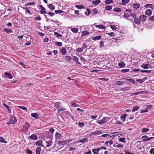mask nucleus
<instances>
[{
  "instance_id": "1",
  "label": "nucleus",
  "mask_w": 154,
  "mask_h": 154,
  "mask_svg": "<svg viewBox=\"0 0 154 154\" xmlns=\"http://www.w3.org/2000/svg\"><path fill=\"white\" fill-rule=\"evenodd\" d=\"M17 122V120L13 116H11L10 117L9 121L8 122H7V125L13 124Z\"/></svg>"
},
{
  "instance_id": "2",
  "label": "nucleus",
  "mask_w": 154,
  "mask_h": 154,
  "mask_svg": "<svg viewBox=\"0 0 154 154\" xmlns=\"http://www.w3.org/2000/svg\"><path fill=\"white\" fill-rule=\"evenodd\" d=\"M30 124L27 122H26L21 130L22 131L26 132L28 130Z\"/></svg>"
},
{
  "instance_id": "3",
  "label": "nucleus",
  "mask_w": 154,
  "mask_h": 154,
  "mask_svg": "<svg viewBox=\"0 0 154 154\" xmlns=\"http://www.w3.org/2000/svg\"><path fill=\"white\" fill-rule=\"evenodd\" d=\"M68 140L61 141H58L57 143L59 145H66L67 143H69L72 140Z\"/></svg>"
},
{
  "instance_id": "4",
  "label": "nucleus",
  "mask_w": 154,
  "mask_h": 154,
  "mask_svg": "<svg viewBox=\"0 0 154 154\" xmlns=\"http://www.w3.org/2000/svg\"><path fill=\"white\" fill-rule=\"evenodd\" d=\"M142 138H143V140H144V141H148L152 139L154 137H148L146 135H144L142 137Z\"/></svg>"
},
{
  "instance_id": "5",
  "label": "nucleus",
  "mask_w": 154,
  "mask_h": 154,
  "mask_svg": "<svg viewBox=\"0 0 154 154\" xmlns=\"http://www.w3.org/2000/svg\"><path fill=\"white\" fill-rule=\"evenodd\" d=\"M108 118L107 117H104L101 120H100L98 122V123L99 124H101L105 123L107 119Z\"/></svg>"
},
{
  "instance_id": "6",
  "label": "nucleus",
  "mask_w": 154,
  "mask_h": 154,
  "mask_svg": "<svg viewBox=\"0 0 154 154\" xmlns=\"http://www.w3.org/2000/svg\"><path fill=\"white\" fill-rule=\"evenodd\" d=\"M146 16L145 15H141L139 17V19H140V21L144 22L146 20Z\"/></svg>"
},
{
  "instance_id": "7",
  "label": "nucleus",
  "mask_w": 154,
  "mask_h": 154,
  "mask_svg": "<svg viewBox=\"0 0 154 154\" xmlns=\"http://www.w3.org/2000/svg\"><path fill=\"white\" fill-rule=\"evenodd\" d=\"M47 6H48V8L51 10V11L54 10L55 8V6L54 5L52 4H50L48 5Z\"/></svg>"
},
{
  "instance_id": "8",
  "label": "nucleus",
  "mask_w": 154,
  "mask_h": 154,
  "mask_svg": "<svg viewBox=\"0 0 154 154\" xmlns=\"http://www.w3.org/2000/svg\"><path fill=\"white\" fill-rule=\"evenodd\" d=\"M30 139L32 140H36L37 139V137L36 135L33 134L29 137Z\"/></svg>"
},
{
  "instance_id": "9",
  "label": "nucleus",
  "mask_w": 154,
  "mask_h": 154,
  "mask_svg": "<svg viewBox=\"0 0 154 154\" xmlns=\"http://www.w3.org/2000/svg\"><path fill=\"white\" fill-rule=\"evenodd\" d=\"M149 63H143L142 65L140 66L144 69H147L149 68L148 66H149Z\"/></svg>"
},
{
  "instance_id": "10",
  "label": "nucleus",
  "mask_w": 154,
  "mask_h": 154,
  "mask_svg": "<svg viewBox=\"0 0 154 154\" xmlns=\"http://www.w3.org/2000/svg\"><path fill=\"white\" fill-rule=\"evenodd\" d=\"M60 52L63 55L66 54V49L65 48L62 47L60 49Z\"/></svg>"
},
{
  "instance_id": "11",
  "label": "nucleus",
  "mask_w": 154,
  "mask_h": 154,
  "mask_svg": "<svg viewBox=\"0 0 154 154\" xmlns=\"http://www.w3.org/2000/svg\"><path fill=\"white\" fill-rule=\"evenodd\" d=\"M134 22L135 24L139 25L140 23V19L137 18L136 17L134 19Z\"/></svg>"
},
{
  "instance_id": "12",
  "label": "nucleus",
  "mask_w": 154,
  "mask_h": 154,
  "mask_svg": "<svg viewBox=\"0 0 154 154\" xmlns=\"http://www.w3.org/2000/svg\"><path fill=\"white\" fill-rule=\"evenodd\" d=\"M2 105H3L5 106L8 109V110L10 113L11 112V109L9 106H8L5 103H3Z\"/></svg>"
},
{
  "instance_id": "13",
  "label": "nucleus",
  "mask_w": 154,
  "mask_h": 154,
  "mask_svg": "<svg viewBox=\"0 0 154 154\" xmlns=\"http://www.w3.org/2000/svg\"><path fill=\"white\" fill-rule=\"evenodd\" d=\"M152 13V11L149 9H146L145 12V14L148 16H150L151 14Z\"/></svg>"
},
{
  "instance_id": "14",
  "label": "nucleus",
  "mask_w": 154,
  "mask_h": 154,
  "mask_svg": "<svg viewBox=\"0 0 154 154\" xmlns=\"http://www.w3.org/2000/svg\"><path fill=\"white\" fill-rule=\"evenodd\" d=\"M5 75L6 76V77L10 79H11L13 78V76L10 73L8 72H5Z\"/></svg>"
},
{
  "instance_id": "15",
  "label": "nucleus",
  "mask_w": 154,
  "mask_h": 154,
  "mask_svg": "<svg viewBox=\"0 0 154 154\" xmlns=\"http://www.w3.org/2000/svg\"><path fill=\"white\" fill-rule=\"evenodd\" d=\"M31 116L32 117L35 118L36 119H38V113H32L31 114Z\"/></svg>"
},
{
  "instance_id": "16",
  "label": "nucleus",
  "mask_w": 154,
  "mask_h": 154,
  "mask_svg": "<svg viewBox=\"0 0 154 154\" xmlns=\"http://www.w3.org/2000/svg\"><path fill=\"white\" fill-rule=\"evenodd\" d=\"M133 7L136 9H137L139 8L140 4L137 3H134L133 4Z\"/></svg>"
},
{
  "instance_id": "17",
  "label": "nucleus",
  "mask_w": 154,
  "mask_h": 154,
  "mask_svg": "<svg viewBox=\"0 0 154 154\" xmlns=\"http://www.w3.org/2000/svg\"><path fill=\"white\" fill-rule=\"evenodd\" d=\"M101 2L100 0H97L96 1H94L92 2V4L95 5H97L99 4Z\"/></svg>"
},
{
  "instance_id": "18",
  "label": "nucleus",
  "mask_w": 154,
  "mask_h": 154,
  "mask_svg": "<svg viewBox=\"0 0 154 154\" xmlns=\"http://www.w3.org/2000/svg\"><path fill=\"white\" fill-rule=\"evenodd\" d=\"M55 137L57 139H59L62 137L61 136V134L57 132H56V133Z\"/></svg>"
},
{
  "instance_id": "19",
  "label": "nucleus",
  "mask_w": 154,
  "mask_h": 154,
  "mask_svg": "<svg viewBox=\"0 0 154 154\" xmlns=\"http://www.w3.org/2000/svg\"><path fill=\"white\" fill-rule=\"evenodd\" d=\"M126 116L127 115L126 114H124L120 116V118L122 119L123 122H124L125 121V119L126 117Z\"/></svg>"
},
{
  "instance_id": "20",
  "label": "nucleus",
  "mask_w": 154,
  "mask_h": 154,
  "mask_svg": "<svg viewBox=\"0 0 154 154\" xmlns=\"http://www.w3.org/2000/svg\"><path fill=\"white\" fill-rule=\"evenodd\" d=\"M101 38V37L100 35H98L97 36H95L92 39L96 41L100 39Z\"/></svg>"
},
{
  "instance_id": "21",
  "label": "nucleus",
  "mask_w": 154,
  "mask_h": 154,
  "mask_svg": "<svg viewBox=\"0 0 154 154\" xmlns=\"http://www.w3.org/2000/svg\"><path fill=\"white\" fill-rule=\"evenodd\" d=\"M73 60L76 62L78 64H81L78 61L79 59L77 57L75 56H74L73 57Z\"/></svg>"
},
{
  "instance_id": "22",
  "label": "nucleus",
  "mask_w": 154,
  "mask_h": 154,
  "mask_svg": "<svg viewBox=\"0 0 154 154\" xmlns=\"http://www.w3.org/2000/svg\"><path fill=\"white\" fill-rule=\"evenodd\" d=\"M118 65L121 67H123L125 66V64L123 62L121 61L119 63Z\"/></svg>"
},
{
  "instance_id": "23",
  "label": "nucleus",
  "mask_w": 154,
  "mask_h": 154,
  "mask_svg": "<svg viewBox=\"0 0 154 154\" xmlns=\"http://www.w3.org/2000/svg\"><path fill=\"white\" fill-rule=\"evenodd\" d=\"M41 150V147H38L36 150V154H40V152Z\"/></svg>"
},
{
  "instance_id": "24",
  "label": "nucleus",
  "mask_w": 154,
  "mask_h": 154,
  "mask_svg": "<svg viewBox=\"0 0 154 154\" xmlns=\"http://www.w3.org/2000/svg\"><path fill=\"white\" fill-rule=\"evenodd\" d=\"M98 11L96 8L94 9L91 11V14L92 15H94L97 14V13Z\"/></svg>"
},
{
  "instance_id": "25",
  "label": "nucleus",
  "mask_w": 154,
  "mask_h": 154,
  "mask_svg": "<svg viewBox=\"0 0 154 154\" xmlns=\"http://www.w3.org/2000/svg\"><path fill=\"white\" fill-rule=\"evenodd\" d=\"M54 35H56L57 38H59L60 37H61L62 35L61 34H60L58 32H54Z\"/></svg>"
},
{
  "instance_id": "26",
  "label": "nucleus",
  "mask_w": 154,
  "mask_h": 154,
  "mask_svg": "<svg viewBox=\"0 0 154 154\" xmlns=\"http://www.w3.org/2000/svg\"><path fill=\"white\" fill-rule=\"evenodd\" d=\"M46 142L47 143V144L46 146L47 147H50L52 144V141H46Z\"/></svg>"
},
{
  "instance_id": "27",
  "label": "nucleus",
  "mask_w": 154,
  "mask_h": 154,
  "mask_svg": "<svg viewBox=\"0 0 154 154\" xmlns=\"http://www.w3.org/2000/svg\"><path fill=\"white\" fill-rule=\"evenodd\" d=\"M105 10L107 11H109L112 9V7L111 6L109 5L105 7Z\"/></svg>"
},
{
  "instance_id": "28",
  "label": "nucleus",
  "mask_w": 154,
  "mask_h": 154,
  "mask_svg": "<svg viewBox=\"0 0 154 154\" xmlns=\"http://www.w3.org/2000/svg\"><path fill=\"white\" fill-rule=\"evenodd\" d=\"M121 9L118 8H114L113 11L115 12H119L121 11Z\"/></svg>"
},
{
  "instance_id": "29",
  "label": "nucleus",
  "mask_w": 154,
  "mask_h": 154,
  "mask_svg": "<svg viewBox=\"0 0 154 154\" xmlns=\"http://www.w3.org/2000/svg\"><path fill=\"white\" fill-rule=\"evenodd\" d=\"M0 142L4 143H7V141L5 140L4 138L2 137H0Z\"/></svg>"
},
{
  "instance_id": "30",
  "label": "nucleus",
  "mask_w": 154,
  "mask_h": 154,
  "mask_svg": "<svg viewBox=\"0 0 154 154\" xmlns=\"http://www.w3.org/2000/svg\"><path fill=\"white\" fill-rule=\"evenodd\" d=\"M75 7L79 9H81L84 8H85L84 6L82 5H76L75 6Z\"/></svg>"
},
{
  "instance_id": "31",
  "label": "nucleus",
  "mask_w": 154,
  "mask_h": 154,
  "mask_svg": "<svg viewBox=\"0 0 154 154\" xmlns=\"http://www.w3.org/2000/svg\"><path fill=\"white\" fill-rule=\"evenodd\" d=\"M71 30L73 32L77 33L78 32V29L77 28H71Z\"/></svg>"
},
{
  "instance_id": "32",
  "label": "nucleus",
  "mask_w": 154,
  "mask_h": 154,
  "mask_svg": "<svg viewBox=\"0 0 154 154\" xmlns=\"http://www.w3.org/2000/svg\"><path fill=\"white\" fill-rule=\"evenodd\" d=\"M125 137H121L119 138L118 140L119 141L123 143L125 142Z\"/></svg>"
},
{
  "instance_id": "33",
  "label": "nucleus",
  "mask_w": 154,
  "mask_h": 154,
  "mask_svg": "<svg viewBox=\"0 0 154 154\" xmlns=\"http://www.w3.org/2000/svg\"><path fill=\"white\" fill-rule=\"evenodd\" d=\"M88 141V139L86 138H84L83 139L80 140L79 141V143H83L85 142H87Z\"/></svg>"
},
{
  "instance_id": "34",
  "label": "nucleus",
  "mask_w": 154,
  "mask_h": 154,
  "mask_svg": "<svg viewBox=\"0 0 154 154\" xmlns=\"http://www.w3.org/2000/svg\"><path fill=\"white\" fill-rule=\"evenodd\" d=\"M87 12H85V14L86 15H89L91 13V11L89 8L87 9Z\"/></svg>"
},
{
  "instance_id": "35",
  "label": "nucleus",
  "mask_w": 154,
  "mask_h": 154,
  "mask_svg": "<svg viewBox=\"0 0 154 154\" xmlns=\"http://www.w3.org/2000/svg\"><path fill=\"white\" fill-rule=\"evenodd\" d=\"M55 44L56 45H57L59 47H61L62 45V44L61 42H55Z\"/></svg>"
},
{
  "instance_id": "36",
  "label": "nucleus",
  "mask_w": 154,
  "mask_h": 154,
  "mask_svg": "<svg viewBox=\"0 0 154 154\" xmlns=\"http://www.w3.org/2000/svg\"><path fill=\"white\" fill-rule=\"evenodd\" d=\"M139 108L138 106H136L135 107H134L132 109V112H134L135 111L137 110Z\"/></svg>"
},
{
  "instance_id": "37",
  "label": "nucleus",
  "mask_w": 154,
  "mask_h": 154,
  "mask_svg": "<svg viewBox=\"0 0 154 154\" xmlns=\"http://www.w3.org/2000/svg\"><path fill=\"white\" fill-rule=\"evenodd\" d=\"M96 27H98L99 29H104L105 27V26H103L102 25H100L96 26Z\"/></svg>"
},
{
  "instance_id": "38",
  "label": "nucleus",
  "mask_w": 154,
  "mask_h": 154,
  "mask_svg": "<svg viewBox=\"0 0 154 154\" xmlns=\"http://www.w3.org/2000/svg\"><path fill=\"white\" fill-rule=\"evenodd\" d=\"M113 2L112 0H106L105 1V2L106 4H109Z\"/></svg>"
},
{
  "instance_id": "39",
  "label": "nucleus",
  "mask_w": 154,
  "mask_h": 154,
  "mask_svg": "<svg viewBox=\"0 0 154 154\" xmlns=\"http://www.w3.org/2000/svg\"><path fill=\"white\" fill-rule=\"evenodd\" d=\"M125 82L124 81H118L116 83V84L117 85H119L122 84H123L125 83Z\"/></svg>"
},
{
  "instance_id": "40",
  "label": "nucleus",
  "mask_w": 154,
  "mask_h": 154,
  "mask_svg": "<svg viewBox=\"0 0 154 154\" xmlns=\"http://www.w3.org/2000/svg\"><path fill=\"white\" fill-rule=\"evenodd\" d=\"M152 105H148L146 107V109L148 110H150L152 109Z\"/></svg>"
},
{
  "instance_id": "41",
  "label": "nucleus",
  "mask_w": 154,
  "mask_h": 154,
  "mask_svg": "<svg viewBox=\"0 0 154 154\" xmlns=\"http://www.w3.org/2000/svg\"><path fill=\"white\" fill-rule=\"evenodd\" d=\"M127 80L129 81L130 82L132 83L134 85L135 83V81H134L132 79H127Z\"/></svg>"
},
{
  "instance_id": "42",
  "label": "nucleus",
  "mask_w": 154,
  "mask_h": 154,
  "mask_svg": "<svg viewBox=\"0 0 154 154\" xmlns=\"http://www.w3.org/2000/svg\"><path fill=\"white\" fill-rule=\"evenodd\" d=\"M89 34V33L87 31H84L82 32V36H85L87 35H88Z\"/></svg>"
},
{
  "instance_id": "43",
  "label": "nucleus",
  "mask_w": 154,
  "mask_h": 154,
  "mask_svg": "<svg viewBox=\"0 0 154 154\" xmlns=\"http://www.w3.org/2000/svg\"><path fill=\"white\" fill-rule=\"evenodd\" d=\"M145 7L146 8H152L153 7V5L152 4H148L145 5Z\"/></svg>"
},
{
  "instance_id": "44",
  "label": "nucleus",
  "mask_w": 154,
  "mask_h": 154,
  "mask_svg": "<svg viewBox=\"0 0 154 154\" xmlns=\"http://www.w3.org/2000/svg\"><path fill=\"white\" fill-rule=\"evenodd\" d=\"M57 110L58 111H59V112H60V111H64L65 110V109L63 108H62V107L61 108L59 106H57Z\"/></svg>"
},
{
  "instance_id": "45",
  "label": "nucleus",
  "mask_w": 154,
  "mask_h": 154,
  "mask_svg": "<svg viewBox=\"0 0 154 154\" xmlns=\"http://www.w3.org/2000/svg\"><path fill=\"white\" fill-rule=\"evenodd\" d=\"M142 92L140 91V92H137L136 93H132V94H131V95H137L140 94H142Z\"/></svg>"
},
{
  "instance_id": "46",
  "label": "nucleus",
  "mask_w": 154,
  "mask_h": 154,
  "mask_svg": "<svg viewBox=\"0 0 154 154\" xmlns=\"http://www.w3.org/2000/svg\"><path fill=\"white\" fill-rule=\"evenodd\" d=\"M140 72L141 73H143V72L150 73L151 72V71L142 69L140 71Z\"/></svg>"
},
{
  "instance_id": "47",
  "label": "nucleus",
  "mask_w": 154,
  "mask_h": 154,
  "mask_svg": "<svg viewBox=\"0 0 154 154\" xmlns=\"http://www.w3.org/2000/svg\"><path fill=\"white\" fill-rule=\"evenodd\" d=\"M64 11L62 10H55V12L56 14H60L61 13H63Z\"/></svg>"
},
{
  "instance_id": "48",
  "label": "nucleus",
  "mask_w": 154,
  "mask_h": 154,
  "mask_svg": "<svg viewBox=\"0 0 154 154\" xmlns=\"http://www.w3.org/2000/svg\"><path fill=\"white\" fill-rule=\"evenodd\" d=\"M23 9H26L25 11L27 12V13H28L29 14H32V13L27 8V7L26 8H23Z\"/></svg>"
},
{
  "instance_id": "49",
  "label": "nucleus",
  "mask_w": 154,
  "mask_h": 154,
  "mask_svg": "<svg viewBox=\"0 0 154 154\" xmlns=\"http://www.w3.org/2000/svg\"><path fill=\"white\" fill-rule=\"evenodd\" d=\"M102 133V132L101 131H97L96 132H94L92 134H101Z\"/></svg>"
},
{
  "instance_id": "50",
  "label": "nucleus",
  "mask_w": 154,
  "mask_h": 154,
  "mask_svg": "<svg viewBox=\"0 0 154 154\" xmlns=\"http://www.w3.org/2000/svg\"><path fill=\"white\" fill-rule=\"evenodd\" d=\"M26 152L28 154H32V151L30 150V149H27L26 150Z\"/></svg>"
},
{
  "instance_id": "51",
  "label": "nucleus",
  "mask_w": 154,
  "mask_h": 154,
  "mask_svg": "<svg viewBox=\"0 0 154 154\" xmlns=\"http://www.w3.org/2000/svg\"><path fill=\"white\" fill-rule=\"evenodd\" d=\"M47 14L49 15L50 17L53 16L54 15V12H47Z\"/></svg>"
},
{
  "instance_id": "52",
  "label": "nucleus",
  "mask_w": 154,
  "mask_h": 154,
  "mask_svg": "<svg viewBox=\"0 0 154 154\" xmlns=\"http://www.w3.org/2000/svg\"><path fill=\"white\" fill-rule=\"evenodd\" d=\"M149 130V129L147 128H143L142 129V131L143 132L145 133L148 131Z\"/></svg>"
},
{
  "instance_id": "53",
  "label": "nucleus",
  "mask_w": 154,
  "mask_h": 154,
  "mask_svg": "<svg viewBox=\"0 0 154 154\" xmlns=\"http://www.w3.org/2000/svg\"><path fill=\"white\" fill-rule=\"evenodd\" d=\"M110 27L113 30H116L117 29L116 27L114 25H111L110 26Z\"/></svg>"
},
{
  "instance_id": "54",
  "label": "nucleus",
  "mask_w": 154,
  "mask_h": 154,
  "mask_svg": "<svg viewBox=\"0 0 154 154\" xmlns=\"http://www.w3.org/2000/svg\"><path fill=\"white\" fill-rule=\"evenodd\" d=\"M83 48H78L76 50V51L78 52H82L83 51Z\"/></svg>"
},
{
  "instance_id": "55",
  "label": "nucleus",
  "mask_w": 154,
  "mask_h": 154,
  "mask_svg": "<svg viewBox=\"0 0 154 154\" xmlns=\"http://www.w3.org/2000/svg\"><path fill=\"white\" fill-rule=\"evenodd\" d=\"M4 30L8 33L11 32H12V30L10 29H4Z\"/></svg>"
},
{
  "instance_id": "56",
  "label": "nucleus",
  "mask_w": 154,
  "mask_h": 154,
  "mask_svg": "<svg viewBox=\"0 0 154 154\" xmlns=\"http://www.w3.org/2000/svg\"><path fill=\"white\" fill-rule=\"evenodd\" d=\"M35 144L37 146H40L41 145L42 146H43V145L41 144V143L40 142V141H36L35 142Z\"/></svg>"
},
{
  "instance_id": "57",
  "label": "nucleus",
  "mask_w": 154,
  "mask_h": 154,
  "mask_svg": "<svg viewBox=\"0 0 154 154\" xmlns=\"http://www.w3.org/2000/svg\"><path fill=\"white\" fill-rule=\"evenodd\" d=\"M106 34H107L109 35H110L111 37H113L114 36V33L113 32L106 33Z\"/></svg>"
},
{
  "instance_id": "58",
  "label": "nucleus",
  "mask_w": 154,
  "mask_h": 154,
  "mask_svg": "<svg viewBox=\"0 0 154 154\" xmlns=\"http://www.w3.org/2000/svg\"><path fill=\"white\" fill-rule=\"evenodd\" d=\"M40 13L41 14H43L45 15V14H47V12H46L45 11H40Z\"/></svg>"
},
{
  "instance_id": "59",
  "label": "nucleus",
  "mask_w": 154,
  "mask_h": 154,
  "mask_svg": "<svg viewBox=\"0 0 154 154\" xmlns=\"http://www.w3.org/2000/svg\"><path fill=\"white\" fill-rule=\"evenodd\" d=\"M84 125V123L83 122H79L78 123V125L80 127L83 126Z\"/></svg>"
},
{
  "instance_id": "60",
  "label": "nucleus",
  "mask_w": 154,
  "mask_h": 154,
  "mask_svg": "<svg viewBox=\"0 0 154 154\" xmlns=\"http://www.w3.org/2000/svg\"><path fill=\"white\" fill-rule=\"evenodd\" d=\"M136 81L137 82L140 83H143V80L142 79H139L136 80Z\"/></svg>"
},
{
  "instance_id": "61",
  "label": "nucleus",
  "mask_w": 154,
  "mask_h": 154,
  "mask_svg": "<svg viewBox=\"0 0 154 154\" xmlns=\"http://www.w3.org/2000/svg\"><path fill=\"white\" fill-rule=\"evenodd\" d=\"M66 60L68 61H69L71 60V58L69 56H66L65 57Z\"/></svg>"
},
{
  "instance_id": "62",
  "label": "nucleus",
  "mask_w": 154,
  "mask_h": 154,
  "mask_svg": "<svg viewBox=\"0 0 154 154\" xmlns=\"http://www.w3.org/2000/svg\"><path fill=\"white\" fill-rule=\"evenodd\" d=\"M129 69H123L121 70V72L123 73H125L128 72Z\"/></svg>"
},
{
  "instance_id": "63",
  "label": "nucleus",
  "mask_w": 154,
  "mask_h": 154,
  "mask_svg": "<svg viewBox=\"0 0 154 154\" xmlns=\"http://www.w3.org/2000/svg\"><path fill=\"white\" fill-rule=\"evenodd\" d=\"M151 154H154V148H152L151 149L150 151L149 152Z\"/></svg>"
},
{
  "instance_id": "64",
  "label": "nucleus",
  "mask_w": 154,
  "mask_h": 154,
  "mask_svg": "<svg viewBox=\"0 0 154 154\" xmlns=\"http://www.w3.org/2000/svg\"><path fill=\"white\" fill-rule=\"evenodd\" d=\"M149 19L153 21H154V16H150L149 17Z\"/></svg>"
}]
</instances>
